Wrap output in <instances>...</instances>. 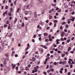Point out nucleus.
<instances>
[{"instance_id":"1","label":"nucleus","mask_w":75,"mask_h":75,"mask_svg":"<svg viewBox=\"0 0 75 75\" xmlns=\"http://www.w3.org/2000/svg\"><path fill=\"white\" fill-rule=\"evenodd\" d=\"M74 20H75V18L74 17H72V19L71 18H70V19H67V21H70L69 20H71L72 21H74Z\"/></svg>"},{"instance_id":"2","label":"nucleus","mask_w":75,"mask_h":75,"mask_svg":"<svg viewBox=\"0 0 75 75\" xmlns=\"http://www.w3.org/2000/svg\"><path fill=\"white\" fill-rule=\"evenodd\" d=\"M59 50H62L63 49V46L62 45H59Z\"/></svg>"},{"instance_id":"3","label":"nucleus","mask_w":75,"mask_h":75,"mask_svg":"<svg viewBox=\"0 0 75 75\" xmlns=\"http://www.w3.org/2000/svg\"><path fill=\"white\" fill-rule=\"evenodd\" d=\"M65 34V33L64 32H62V33L61 34V36L62 37H63L64 36V35Z\"/></svg>"},{"instance_id":"4","label":"nucleus","mask_w":75,"mask_h":75,"mask_svg":"<svg viewBox=\"0 0 75 75\" xmlns=\"http://www.w3.org/2000/svg\"><path fill=\"white\" fill-rule=\"evenodd\" d=\"M39 51H40L41 53H42L44 52V50L42 49H39Z\"/></svg>"},{"instance_id":"5","label":"nucleus","mask_w":75,"mask_h":75,"mask_svg":"<svg viewBox=\"0 0 75 75\" xmlns=\"http://www.w3.org/2000/svg\"><path fill=\"white\" fill-rule=\"evenodd\" d=\"M11 66L12 67V68L13 69H14L16 67V65L13 64H11Z\"/></svg>"},{"instance_id":"6","label":"nucleus","mask_w":75,"mask_h":75,"mask_svg":"<svg viewBox=\"0 0 75 75\" xmlns=\"http://www.w3.org/2000/svg\"><path fill=\"white\" fill-rule=\"evenodd\" d=\"M59 41H60V40L59 39H57L56 40V42H57L56 44H59Z\"/></svg>"},{"instance_id":"7","label":"nucleus","mask_w":75,"mask_h":75,"mask_svg":"<svg viewBox=\"0 0 75 75\" xmlns=\"http://www.w3.org/2000/svg\"><path fill=\"white\" fill-rule=\"evenodd\" d=\"M12 35H13L12 33H11L9 35H8V37H11L12 36Z\"/></svg>"},{"instance_id":"8","label":"nucleus","mask_w":75,"mask_h":75,"mask_svg":"<svg viewBox=\"0 0 75 75\" xmlns=\"http://www.w3.org/2000/svg\"><path fill=\"white\" fill-rule=\"evenodd\" d=\"M32 59L33 60L32 61L33 62V61H36V59H35V57H33V58H32Z\"/></svg>"},{"instance_id":"9","label":"nucleus","mask_w":75,"mask_h":75,"mask_svg":"<svg viewBox=\"0 0 75 75\" xmlns=\"http://www.w3.org/2000/svg\"><path fill=\"white\" fill-rule=\"evenodd\" d=\"M66 63V61H64L62 62V64L63 65H65Z\"/></svg>"},{"instance_id":"10","label":"nucleus","mask_w":75,"mask_h":75,"mask_svg":"<svg viewBox=\"0 0 75 75\" xmlns=\"http://www.w3.org/2000/svg\"><path fill=\"white\" fill-rule=\"evenodd\" d=\"M17 18H16L14 22V23H16V22H17Z\"/></svg>"},{"instance_id":"11","label":"nucleus","mask_w":75,"mask_h":75,"mask_svg":"<svg viewBox=\"0 0 75 75\" xmlns=\"http://www.w3.org/2000/svg\"><path fill=\"white\" fill-rule=\"evenodd\" d=\"M25 68L26 71H29L30 70V69L28 68V67H26Z\"/></svg>"},{"instance_id":"12","label":"nucleus","mask_w":75,"mask_h":75,"mask_svg":"<svg viewBox=\"0 0 75 75\" xmlns=\"http://www.w3.org/2000/svg\"><path fill=\"white\" fill-rule=\"evenodd\" d=\"M65 54L64 53L62 54V57H65Z\"/></svg>"},{"instance_id":"13","label":"nucleus","mask_w":75,"mask_h":75,"mask_svg":"<svg viewBox=\"0 0 75 75\" xmlns=\"http://www.w3.org/2000/svg\"><path fill=\"white\" fill-rule=\"evenodd\" d=\"M8 30H10V24H9L8 26Z\"/></svg>"},{"instance_id":"14","label":"nucleus","mask_w":75,"mask_h":75,"mask_svg":"<svg viewBox=\"0 0 75 75\" xmlns=\"http://www.w3.org/2000/svg\"><path fill=\"white\" fill-rule=\"evenodd\" d=\"M10 13H12V12L13 11V8H11L10 9Z\"/></svg>"},{"instance_id":"15","label":"nucleus","mask_w":75,"mask_h":75,"mask_svg":"<svg viewBox=\"0 0 75 75\" xmlns=\"http://www.w3.org/2000/svg\"><path fill=\"white\" fill-rule=\"evenodd\" d=\"M15 53V51H13L12 52V55L13 56V55H14V54Z\"/></svg>"},{"instance_id":"16","label":"nucleus","mask_w":75,"mask_h":75,"mask_svg":"<svg viewBox=\"0 0 75 75\" xmlns=\"http://www.w3.org/2000/svg\"><path fill=\"white\" fill-rule=\"evenodd\" d=\"M50 71L54 72V69H51L50 70Z\"/></svg>"},{"instance_id":"17","label":"nucleus","mask_w":75,"mask_h":75,"mask_svg":"<svg viewBox=\"0 0 75 75\" xmlns=\"http://www.w3.org/2000/svg\"><path fill=\"white\" fill-rule=\"evenodd\" d=\"M28 13L29 14H31V11H28Z\"/></svg>"},{"instance_id":"18","label":"nucleus","mask_w":75,"mask_h":75,"mask_svg":"<svg viewBox=\"0 0 75 75\" xmlns=\"http://www.w3.org/2000/svg\"><path fill=\"white\" fill-rule=\"evenodd\" d=\"M34 17L35 18H37V14H35L34 15Z\"/></svg>"},{"instance_id":"19","label":"nucleus","mask_w":75,"mask_h":75,"mask_svg":"<svg viewBox=\"0 0 75 75\" xmlns=\"http://www.w3.org/2000/svg\"><path fill=\"white\" fill-rule=\"evenodd\" d=\"M43 35H45V36H46L47 35H48V34H47V33H45L43 34Z\"/></svg>"},{"instance_id":"20","label":"nucleus","mask_w":75,"mask_h":75,"mask_svg":"<svg viewBox=\"0 0 75 75\" xmlns=\"http://www.w3.org/2000/svg\"><path fill=\"white\" fill-rule=\"evenodd\" d=\"M54 23H57L58 21L57 20H54Z\"/></svg>"},{"instance_id":"21","label":"nucleus","mask_w":75,"mask_h":75,"mask_svg":"<svg viewBox=\"0 0 75 75\" xmlns=\"http://www.w3.org/2000/svg\"><path fill=\"white\" fill-rule=\"evenodd\" d=\"M69 27V26L68 25H66V28H68Z\"/></svg>"},{"instance_id":"22","label":"nucleus","mask_w":75,"mask_h":75,"mask_svg":"<svg viewBox=\"0 0 75 75\" xmlns=\"http://www.w3.org/2000/svg\"><path fill=\"white\" fill-rule=\"evenodd\" d=\"M71 50V47H69V48L68 49V51H70V50Z\"/></svg>"},{"instance_id":"23","label":"nucleus","mask_w":75,"mask_h":75,"mask_svg":"<svg viewBox=\"0 0 75 75\" xmlns=\"http://www.w3.org/2000/svg\"><path fill=\"white\" fill-rule=\"evenodd\" d=\"M70 39H68V40H67V43H69V42H70Z\"/></svg>"},{"instance_id":"24","label":"nucleus","mask_w":75,"mask_h":75,"mask_svg":"<svg viewBox=\"0 0 75 75\" xmlns=\"http://www.w3.org/2000/svg\"><path fill=\"white\" fill-rule=\"evenodd\" d=\"M53 67V66L52 65H50V69H51V68H52Z\"/></svg>"},{"instance_id":"25","label":"nucleus","mask_w":75,"mask_h":75,"mask_svg":"<svg viewBox=\"0 0 75 75\" xmlns=\"http://www.w3.org/2000/svg\"><path fill=\"white\" fill-rule=\"evenodd\" d=\"M68 5H66L64 6V8H66L68 7Z\"/></svg>"},{"instance_id":"26","label":"nucleus","mask_w":75,"mask_h":75,"mask_svg":"<svg viewBox=\"0 0 75 75\" xmlns=\"http://www.w3.org/2000/svg\"><path fill=\"white\" fill-rule=\"evenodd\" d=\"M16 69L18 71V66H17L16 67Z\"/></svg>"},{"instance_id":"27","label":"nucleus","mask_w":75,"mask_h":75,"mask_svg":"<svg viewBox=\"0 0 75 75\" xmlns=\"http://www.w3.org/2000/svg\"><path fill=\"white\" fill-rule=\"evenodd\" d=\"M39 41H41L42 40V38L41 37H40L39 38Z\"/></svg>"},{"instance_id":"28","label":"nucleus","mask_w":75,"mask_h":75,"mask_svg":"<svg viewBox=\"0 0 75 75\" xmlns=\"http://www.w3.org/2000/svg\"><path fill=\"white\" fill-rule=\"evenodd\" d=\"M41 25H43L44 24V22H42L41 23Z\"/></svg>"},{"instance_id":"29","label":"nucleus","mask_w":75,"mask_h":75,"mask_svg":"<svg viewBox=\"0 0 75 75\" xmlns=\"http://www.w3.org/2000/svg\"><path fill=\"white\" fill-rule=\"evenodd\" d=\"M57 26V24H56V23H54V27H56Z\"/></svg>"},{"instance_id":"30","label":"nucleus","mask_w":75,"mask_h":75,"mask_svg":"<svg viewBox=\"0 0 75 75\" xmlns=\"http://www.w3.org/2000/svg\"><path fill=\"white\" fill-rule=\"evenodd\" d=\"M48 41H49V40H48L47 39H45V42H48Z\"/></svg>"},{"instance_id":"31","label":"nucleus","mask_w":75,"mask_h":75,"mask_svg":"<svg viewBox=\"0 0 75 75\" xmlns=\"http://www.w3.org/2000/svg\"><path fill=\"white\" fill-rule=\"evenodd\" d=\"M36 36H37V35H34L33 36V38H36Z\"/></svg>"},{"instance_id":"32","label":"nucleus","mask_w":75,"mask_h":75,"mask_svg":"<svg viewBox=\"0 0 75 75\" xmlns=\"http://www.w3.org/2000/svg\"><path fill=\"white\" fill-rule=\"evenodd\" d=\"M5 13L6 15H7V10H6L5 11Z\"/></svg>"},{"instance_id":"33","label":"nucleus","mask_w":75,"mask_h":75,"mask_svg":"<svg viewBox=\"0 0 75 75\" xmlns=\"http://www.w3.org/2000/svg\"><path fill=\"white\" fill-rule=\"evenodd\" d=\"M61 9H59V10L58 11V13H60V12H61Z\"/></svg>"},{"instance_id":"34","label":"nucleus","mask_w":75,"mask_h":75,"mask_svg":"<svg viewBox=\"0 0 75 75\" xmlns=\"http://www.w3.org/2000/svg\"><path fill=\"white\" fill-rule=\"evenodd\" d=\"M64 32H65L66 33H67V30L66 29H65L64 30Z\"/></svg>"},{"instance_id":"35","label":"nucleus","mask_w":75,"mask_h":75,"mask_svg":"<svg viewBox=\"0 0 75 75\" xmlns=\"http://www.w3.org/2000/svg\"><path fill=\"white\" fill-rule=\"evenodd\" d=\"M3 15L4 17H5V16H6V14L5 13V12H4V13L3 14Z\"/></svg>"},{"instance_id":"36","label":"nucleus","mask_w":75,"mask_h":75,"mask_svg":"<svg viewBox=\"0 0 75 75\" xmlns=\"http://www.w3.org/2000/svg\"><path fill=\"white\" fill-rule=\"evenodd\" d=\"M25 6H24L23 8V10H25Z\"/></svg>"},{"instance_id":"37","label":"nucleus","mask_w":75,"mask_h":75,"mask_svg":"<svg viewBox=\"0 0 75 75\" xmlns=\"http://www.w3.org/2000/svg\"><path fill=\"white\" fill-rule=\"evenodd\" d=\"M41 3H42V0H38Z\"/></svg>"},{"instance_id":"38","label":"nucleus","mask_w":75,"mask_h":75,"mask_svg":"<svg viewBox=\"0 0 75 75\" xmlns=\"http://www.w3.org/2000/svg\"><path fill=\"white\" fill-rule=\"evenodd\" d=\"M43 47H44V48H45V49H47V47H46V46H44Z\"/></svg>"},{"instance_id":"39","label":"nucleus","mask_w":75,"mask_h":75,"mask_svg":"<svg viewBox=\"0 0 75 75\" xmlns=\"http://www.w3.org/2000/svg\"><path fill=\"white\" fill-rule=\"evenodd\" d=\"M7 8H8V6H6V7H5V9L7 10Z\"/></svg>"},{"instance_id":"40","label":"nucleus","mask_w":75,"mask_h":75,"mask_svg":"<svg viewBox=\"0 0 75 75\" xmlns=\"http://www.w3.org/2000/svg\"><path fill=\"white\" fill-rule=\"evenodd\" d=\"M59 72L60 74H62L63 73L62 71L61 70H60Z\"/></svg>"},{"instance_id":"41","label":"nucleus","mask_w":75,"mask_h":75,"mask_svg":"<svg viewBox=\"0 0 75 75\" xmlns=\"http://www.w3.org/2000/svg\"><path fill=\"white\" fill-rule=\"evenodd\" d=\"M22 26H23V27H24V23H23L22 24Z\"/></svg>"},{"instance_id":"42","label":"nucleus","mask_w":75,"mask_h":75,"mask_svg":"<svg viewBox=\"0 0 75 75\" xmlns=\"http://www.w3.org/2000/svg\"><path fill=\"white\" fill-rule=\"evenodd\" d=\"M69 60L70 61H71V62H72L73 61V60H72V59H69Z\"/></svg>"},{"instance_id":"43","label":"nucleus","mask_w":75,"mask_h":75,"mask_svg":"<svg viewBox=\"0 0 75 75\" xmlns=\"http://www.w3.org/2000/svg\"><path fill=\"white\" fill-rule=\"evenodd\" d=\"M51 11H52L51 10H50V11H49V13H51Z\"/></svg>"},{"instance_id":"44","label":"nucleus","mask_w":75,"mask_h":75,"mask_svg":"<svg viewBox=\"0 0 75 75\" xmlns=\"http://www.w3.org/2000/svg\"><path fill=\"white\" fill-rule=\"evenodd\" d=\"M35 58H38V57L36 55H35Z\"/></svg>"},{"instance_id":"45","label":"nucleus","mask_w":75,"mask_h":75,"mask_svg":"<svg viewBox=\"0 0 75 75\" xmlns=\"http://www.w3.org/2000/svg\"><path fill=\"white\" fill-rule=\"evenodd\" d=\"M53 64L54 65H57V62H54L53 63Z\"/></svg>"},{"instance_id":"46","label":"nucleus","mask_w":75,"mask_h":75,"mask_svg":"<svg viewBox=\"0 0 75 75\" xmlns=\"http://www.w3.org/2000/svg\"><path fill=\"white\" fill-rule=\"evenodd\" d=\"M75 14V12H73L71 13V14L72 15H74Z\"/></svg>"},{"instance_id":"47","label":"nucleus","mask_w":75,"mask_h":75,"mask_svg":"<svg viewBox=\"0 0 75 75\" xmlns=\"http://www.w3.org/2000/svg\"><path fill=\"white\" fill-rule=\"evenodd\" d=\"M44 11H45V10H43V11L42 12V14H43L44 13Z\"/></svg>"},{"instance_id":"48","label":"nucleus","mask_w":75,"mask_h":75,"mask_svg":"<svg viewBox=\"0 0 75 75\" xmlns=\"http://www.w3.org/2000/svg\"><path fill=\"white\" fill-rule=\"evenodd\" d=\"M62 26H61L60 28V29H61V30H62Z\"/></svg>"},{"instance_id":"49","label":"nucleus","mask_w":75,"mask_h":75,"mask_svg":"<svg viewBox=\"0 0 75 75\" xmlns=\"http://www.w3.org/2000/svg\"><path fill=\"white\" fill-rule=\"evenodd\" d=\"M48 22H49V20H47L46 21V23H48Z\"/></svg>"},{"instance_id":"50","label":"nucleus","mask_w":75,"mask_h":75,"mask_svg":"<svg viewBox=\"0 0 75 75\" xmlns=\"http://www.w3.org/2000/svg\"><path fill=\"white\" fill-rule=\"evenodd\" d=\"M1 43H2V44H4V42L3 41H1Z\"/></svg>"},{"instance_id":"51","label":"nucleus","mask_w":75,"mask_h":75,"mask_svg":"<svg viewBox=\"0 0 75 75\" xmlns=\"http://www.w3.org/2000/svg\"><path fill=\"white\" fill-rule=\"evenodd\" d=\"M7 25H4V27H5V28H6V27H7Z\"/></svg>"},{"instance_id":"52","label":"nucleus","mask_w":75,"mask_h":75,"mask_svg":"<svg viewBox=\"0 0 75 75\" xmlns=\"http://www.w3.org/2000/svg\"><path fill=\"white\" fill-rule=\"evenodd\" d=\"M21 41H20V40H18V43H21Z\"/></svg>"},{"instance_id":"53","label":"nucleus","mask_w":75,"mask_h":75,"mask_svg":"<svg viewBox=\"0 0 75 75\" xmlns=\"http://www.w3.org/2000/svg\"><path fill=\"white\" fill-rule=\"evenodd\" d=\"M33 19H31V21H30V23H31L33 22Z\"/></svg>"},{"instance_id":"54","label":"nucleus","mask_w":75,"mask_h":75,"mask_svg":"<svg viewBox=\"0 0 75 75\" xmlns=\"http://www.w3.org/2000/svg\"><path fill=\"white\" fill-rule=\"evenodd\" d=\"M65 71L64 72L65 73H66L67 72V69H65Z\"/></svg>"},{"instance_id":"55","label":"nucleus","mask_w":75,"mask_h":75,"mask_svg":"<svg viewBox=\"0 0 75 75\" xmlns=\"http://www.w3.org/2000/svg\"><path fill=\"white\" fill-rule=\"evenodd\" d=\"M50 27H48L47 28V30H50Z\"/></svg>"},{"instance_id":"56","label":"nucleus","mask_w":75,"mask_h":75,"mask_svg":"<svg viewBox=\"0 0 75 75\" xmlns=\"http://www.w3.org/2000/svg\"><path fill=\"white\" fill-rule=\"evenodd\" d=\"M30 8H31V7H32V4H30Z\"/></svg>"},{"instance_id":"57","label":"nucleus","mask_w":75,"mask_h":75,"mask_svg":"<svg viewBox=\"0 0 75 75\" xmlns=\"http://www.w3.org/2000/svg\"><path fill=\"white\" fill-rule=\"evenodd\" d=\"M28 11H24V13H25H25H28Z\"/></svg>"},{"instance_id":"58","label":"nucleus","mask_w":75,"mask_h":75,"mask_svg":"<svg viewBox=\"0 0 75 75\" xmlns=\"http://www.w3.org/2000/svg\"><path fill=\"white\" fill-rule=\"evenodd\" d=\"M50 52L51 54H53V53H54V51H50Z\"/></svg>"},{"instance_id":"59","label":"nucleus","mask_w":75,"mask_h":75,"mask_svg":"<svg viewBox=\"0 0 75 75\" xmlns=\"http://www.w3.org/2000/svg\"><path fill=\"white\" fill-rule=\"evenodd\" d=\"M61 71H64V68H62L61 69Z\"/></svg>"},{"instance_id":"60","label":"nucleus","mask_w":75,"mask_h":75,"mask_svg":"<svg viewBox=\"0 0 75 75\" xmlns=\"http://www.w3.org/2000/svg\"><path fill=\"white\" fill-rule=\"evenodd\" d=\"M68 75H71V73L70 72H69L67 74Z\"/></svg>"},{"instance_id":"61","label":"nucleus","mask_w":75,"mask_h":75,"mask_svg":"<svg viewBox=\"0 0 75 75\" xmlns=\"http://www.w3.org/2000/svg\"><path fill=\"white\" fill-rule=\"evenodd\" d=\"M48 68H49V65H47V67L46 68V69H48Z\"/></svg>"},{"instance_id":"62","label":"nucleus","mask_w":75,"mask_h":75,"mask_svg":"<svg viewBox=\"0 0 75 75\" xmlns=\"http://www.w3.org/2000/svg\"><path fill=\"white\" fill-rule=\"evenodd\" d=\"M18 73H19V74H21V71H19L18 72Z\"/></svg>"},{"instance_id":"63","label":"nucleus","mask_w":75,"mask_h":75,"mask_svg":"<svg viewBox=\"0 0 75 75\" xmlns=\"http://www.w3.org/2000/svg\"><path fill=\"white\" fill-rule=\"evenodd\" d=\"M43 74L45 75H46V74H47V73L46 72H45V71H44V72H43Z\"/></svg>"},{"instance_id":"64","label":"nucleus","mask_w":75,"mask_h":75,"mask_svg":"<svg viewBox=\"0 0 75 75\" xmlns=\"http://www.w3.org/2000/svg\"><path fill=\"white\" fill-rule=\"evenodd\" d=\"M61 41H64V39L63 38H61Z\"/></svg>"}]
</instances>
